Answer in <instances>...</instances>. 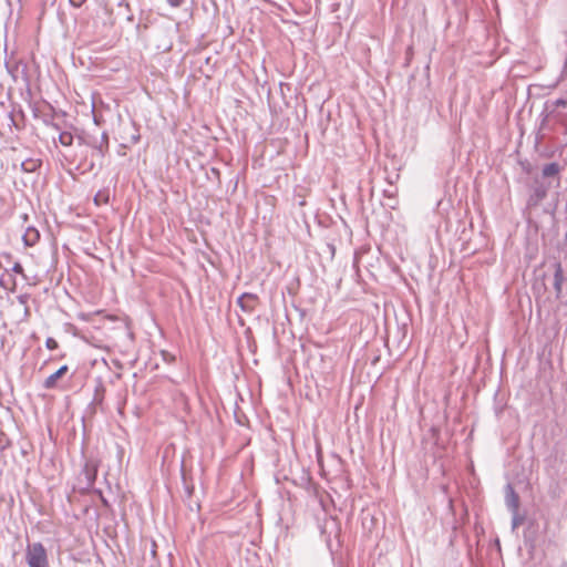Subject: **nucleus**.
I'll return each instance as SVG.
<instances>
[{"mask_svg": "<svg viewBox=\"0 0 567 567\" xmlns=\"http://www.w3.org/2000/svg\"><path fill=\"white\" fill-rule=\"evenodd\" d=\"M25 561L29 567H50L48 553L42 543L28 544Z\"/></svg>", "mask_w": 567, "mask_h": 567, "instance_id": "nucleus-1", "label": "nucleus"}, {"mask_svg": "<svg viewBox=\"0 0 567 567\" xmlns=\"http://www.w3.org/2000/svg\"><path fill=\"white\" fill-rule=\"evenodd\" d=\"M505 502L511 512H518L519 496L511 484H507L505 488Z\"/></svg>", "mask_w": 567, "mask_h": 567, "instance_id": "nucleus-2", "label": "nucleus"}, {"mask_svg": "<svg viewBox=\"0 0 567 567\" xmlns=\"http://www.w3.org/2000/svg\"><path fill=\"white\" fill-rule=\"evenodd\" d=\"M258 301V297L254 293H243L237 299V305L246 312H250L255 309Z\"/></svg>", "mask_w": 567, "mask_h": 567, "instance_id": "nucleus-3", "label": "nucleus"}, {"mask_svg": "<svg viewBox=\"0 0 567 567\" xmlns=\"http://www.w3.org/2000/svg\"><path fill=\"white\" fill-rule=\"evenodd\" d=\"M68 370H69L68 365H62L59 370H56L54 373H52L44 380L43 388L45 390H51V389L55 388L56 381L60 378H62L68 372Z\"/></svg>", "mask_w": 567, "mask_h": 567, "instance_id": "nucleus-4", "label": "nucleus"}, {"mask_svg": "<svg viewBox=\"0 0 567 567\" xmlns=\"http://www.w3.org/2000/svg\"><path fill=\"white\" fill-rule=\"evenodd\" d=\"M95 152L100 157H103L104 151L109 147V136L105 132L102 133L100 140H94L92 143Z\"/></svg>", "mask_w": 567, "mask_h": 567, "instance_id": "nucleus-5", "label": "nucleus"}, {"mask_svg": "<svg viewBox=\"0 0 567 567\" xmlns=\"http://www.w3.org/2000/svg\"><path fill=\"white\" fill-rule=\"evenodd\" d=\"M563 281H564L563 267L559 262H557L555 265V274H554V288L557 293H559L561 291Z\"/></svg>", "mask_w": 567, "mask_h": 567, "instance_id": "nucleus-6", "label": "nucleus"}, {"mask_svg": "<svg viewBox=\"0 0 567 567\" xmlns=\"http://www.w3.org/2000/svg\"><path fill=\"white\" fill-rule=\"evenodd\" d=\"M560 171H561V166L559 164L549 163L543 167L542 175L545 178L553 177V176L558 175Z\"/></svg>", "mask_w": 567, "mask_h": 567, "instance_id": "nucleus-7", "label": "nucleus"}, {"mask_svg": "<svg viewBox=\"0 0 567 567\" xmlns=\"http://www.w3.org/2000/svg\"><path fill=\"white\" fill-rule=\"evenodd\" d=\"M39 239V231L34 228H28L23 235V241L27 246H33Z\"/></svg>", "mask_w": 567, "mask_h": 567, "instance_id": "nucleus-8", "label": "nucleus"}, {"mask_svg": "<svg viewBox=\"0 0 567 567\" xmlns=\"http://www.w3.org/2000/svg\"><path fill=\"white\" fill-rule=\"evenodd\" d=\"M84 474L87 481V485H93L96 476V468L94 466L86 464L84 467Z\"/></svg>", "mask_w": 567, "mask_h": 567, "instance_id": "nucleus-9", "label": "nucleus"}, {"mask_svg": "<svg viewBox=\"0 0 567 567\" xmlns=\"http://www.w3.org/2000/svg\"><path fill=\"white\" fill-rule=\"evenodd\" d=\"M23 171L25 172H34L40 166L39 159H25L21 164Z\"/></svg>", "mask_w": 567, "mask_h": 567, "instance_id": "nucleus-10", "label": "nucleus"}, {"mask_svg": "<svg viewBox=\"0 0 567 567\" xmlns=\"http://www.w3.org/2000/svg\"><path fill=\"white\" fill-rule=\"evenodd\" d=\"M59 141L63 146H70L73 143V135L69 132H62L59 135Z\"/></svg>", "mask_w": 567, "mask_h": 567, "instance_id": "nucleus-11", "label": "nucleus"}, {"mask_svg": "<svg viewBox=\"0 0 567 567\" xmlns=\"http://www.w3.org/2000/svg\"><path fill=\"white\" fill-rule=\"evenodd\" d=\"M512 517V528L516 529L524 520V517L518 514V512H511Z\"/></svg>", "mask_w": 567, "mask_h": 567, "instance_id": "nucleus-12", "label": "nucleus"}, {"mask_svg": "<svg viewBox=\"0 0 567 567\" xmlns=\"http://www.w3.org/2000/svg\"><path fill=\"white\" fill-rule=\"evenodd\" d=\"M109 200V195L106 193H102V192H99L95 197H94V202L99 205L101 203H107Z\"/></svg>", "mask_w": 567, "mask_h": 567, "instance_id": "nucleus-13", "label": "nucleus"}, {"mask_svg": "<svg viewBox=\"0 0 567 567\" xmlns=\"http://www.w3.org/2000/svg\"><path fill=\"white\" fill-rule=\"evenodd\" d=\"M103 392H104V389L103 388H100V389H96L95 391V395H94V403H101L102 400H103Z\"/></svg>", "mask_w": 567, "mask_h": 567, "instance_id": "nucleus-14", "label": "nucleus"}, {"mask_svg": "<svg viewBox=\"0 0 567 567\" xmlns=\"http://www.w3.org/2000/svg\"><path fill=\"white\" fill-rule=\"evenodd\" d=\"M45 346L49 350H54L58 348V342L53 338H48L45 341Z\"/></svg>", "mask_w": 567, "mask_h": 567, "instance_id": "nucleus-15", "label": "nucleus"}, {"mask_svg": "<svg viewBox=\"0 0 567 567\" xmlns=\"http://www.w3.org/2000/svg\"><path fill=\"white\" fill-rule=\"evenodd\" d=\"M12 271L24 276L23 268L20 262H14V265L12 266Z\"/></svg>", "mask_w": 567, "mask_h": 567, "instance_id": "nucleus-16", "label": "nucleus"}, {"mask_svg": "<svg viewBox=\"0 0 567 567\" xmlns=\"http://www.w3.org/2000/svg\"><path fill=\"white\" fill-rule=\"evenodd\" d=\"M166 1L169 6L177 8V7L182 6L184 0H166Z\"/></svg>", "mask_w": 567, "mask_h": 567, "instance_id": "nucleus-17", "label": "nucleus"}, {"mask_svg": "<svg viewBox=\"0 0 567 567\" xmlns=\"http://www.w3.org/2000/svg\"><path fill=\"white\" fill-rule=\"evenodd\" d=\"M71 6L74 7V8H80L85 0H69Z\"/></svg>", "mask_w": 567, "mask_h": 567, "instance_id": "nucleus-18", "label": "nucleus"}, {"mask_svg": "<svg viewBox=\"0 0 567 567\" xmlns=\"http://www.w3.org/2000/svg\"><path fill=\"white\" fill-rule=\"evenodd\" d=\"M151 556L153 558L156 557V544H155V542H152Z\"/></svg>", "mask_w": 567, "mask_h": 567, "instance_id": "nucleus-19", "label": "nucleus"}, {"mask_svg": "<svg viewBox=\"0 0 567 567\" xmlns=\"http://www.w3.org/2000/svg\"><path fill=\"white\" fill-rule=\"evenodd\" d=\"M556 105L565 107L567 105V101L563 100V99H559V100L556 101Z\"/></svg>", "mask_w": 567, "mask_h": 567, "instance_id": "nucleus-20", "label": "nucleus"}, {"mask_svg": "<svg viewBox=\"0 0 567 567\" xmlns=\"http://www.w3.org/2000/svg\"><path fill=\"white\" fill-rule=\"evenodd\" d=\"M138 140H140V135H138V134H133V135L131 136V141H130V143H131V144H135V143H137V142H138Z\"/></svg>", "mask_w": 567, "mask_h": 567, "instance_id": "nucleus-21", "label": "nucleus"}, {"mask_svg": "<svg viewBox=\"0 0 567 567\" xmlns=\"http://www.w3.org/2000/svg\"><path fill=\"white\" fill-rule=\"evenodd\" d=\"M0 286L7 288V282L4 281V279L2 277H0Z\"/></svg>", "mask_w": 567, "mask_h": 567, "instance_id": "nucleus-22", "label": "nucleus"}]
</instances>
